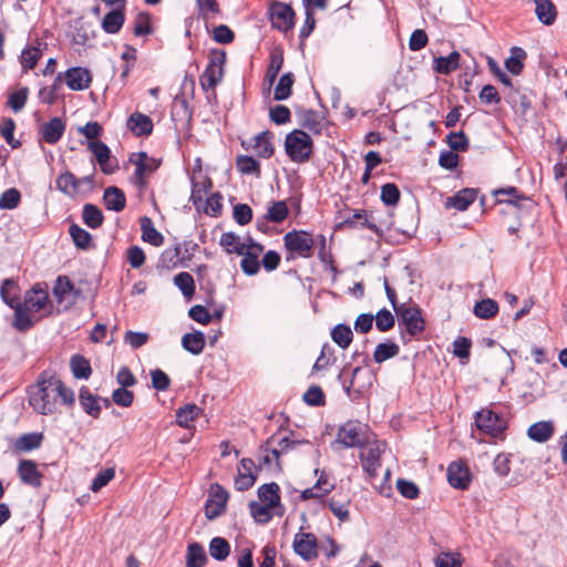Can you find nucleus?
Here are the masks:
<instances>
[{"instance_id": "nucleus-23", "label": "nucleus", "mask_w": 567, "mask_h": 567, "mask_svg": "<svg viewBox=\"0 0 567 567\" xmlns=\"http://www.w3.org/2000/svg\"><path fill=\"white\" fill-rule=\"evenodd\" d=\"M49 300L48 291L34 286L25 293L23 306L31 312H38L47 306Z\"/></svg>"}, {"instance_id": "nucleus-34", "label": "nucleus", "mask_w": 567, "mask_h": 567, "mask_svg": "<svg viewBox=\"0 0 567 567\" xmlns=\"http://www.w3.org/2000/svg\"><path fill=\"white\" fill-rule=\"evenodd\" d=\"M123 10L124 8L118 7L105 14L102 20V28L105 32L114 34L121 30L125 21Z\"/></svg>"}, {"instance_id": "nucleus-58", "label": "nucleus", "mask_w": 567, "mask_h": 567, "mask_svg": "<svg viewBox=\"0 0 567 567\" xmlns=\"http://www.w3.org/2000/svg\"><path fill=\"white\" fill-rule=\"evenodd\" d=\"M41 433H27L21 435L16 442V449L19 451H31L38 449L42 442Z\"/></svg>"}, {"instance_id": "nucleus-47", "label": "nucleus", "mask_w": 567, "mask_h": 567, "mask_svg": "<svg viewBox=\"0 0 567 567\" xmlns=\"http://www.w3.org/2000/svg\"><path fill=\"white\" fill-rule=\"evenodd\" d=\"M236 167L241 174L260 176V164L257 159L248 155H239L236 158Z\"/></svg>"}, {"instance_id": "nucleus-50", "label": "nucleus", "mask_w": 567, "mask_h": 567, "mask_svg": "<svg viewBox=\"0 0 567 567\" xmlns=\"http://www.w3.org/2000/svg\"><path fill=\"white\" fill-rule=\"evenodd\" d=\"M70 365H71V371H72L74 378H76V379H89L92 373V369H91V364H90L89 360H86L82 355H79V354L73 355L71 358Z\"/></svg>"}, {"instance_id": "nucleus-44", "label": "nucleus", "mask_w": 567, "mask_h": 567, "mask_svg": "<svg viewBox=\"0 0 567 567\" xmlns=\"http://www.w3.org/2000/svg\"><path fill=\"white\" fill-rule=\"evenodd\" d=\"M299 123L302 127L320 134L322 131V123L319 114L313 110H306L299 114Z\"/></svg>"}, {"instance_id": "nucleus-40", "label": "nucleus", "mask_w": 567, "mask_h": 567, "mask_svg": "<svg viewBox=\"0 0 567 567\" xmlns=\"http://www.w3.org/2000/svg\"><path fill=\"white\" fill-rule=\"evenodd\" d=\"M460 53L453 51L447 56H439L434 60V70L440 74H449L456 70L460 64Z\"/></svg>"}, {"instance_id": "nucleus-49", "label": "nucleus", "mask_w": 567, "mask_h": 567, "mask_svg": "<svg viewBox=\"0 0 567 567\" xmlns=\"http://www.w3.org/2000/svg\"><path fill=\"white\" fill-rule=\"evenodd\" d=\"M289 214L288 206L285 202H274L267 209L265 219L275 224L282 223Z\"/></svg>"}, {"instance_id": "nucleus-56", "label": "nucleus", "mask_w": 567, "mask_h": 567, "mask_svg": "<svg viewBox=\"0 0 567 567\" xmlns=\"http://www.w3.org/2000/svg\"><path fill=\"white\" fill-rule=\"evenodd\" d=\"M464 558L458 551H442L435 558V567H461Z\"/></svg>"}, {"instance_id": "nucleus-55", "label": "nucleus", "mask_w": 567, "mask_h": 567, "mask_svg": "<svg viewBox=\"0 0 567 567\" xmlns=\"http://www.w3.org/2000/svg\"><path fill=\"white\" fill-rule=\"evenodd\" d=\"M331 338L340 348L347 349L353 339V333L349 326L337 324L331 331Z\"/></svg>"}, {"instance_id": "nucleus-24", "label": "nucleus", "mask_w": 567, "mask_h": 567, "mask_svg": "<svg viewBox=\"0 0 567 567\" xmlns=\"http://www.w3.org/2000/svg\"><path fill=\"white\" fill-rule=\"evenodd\" d=\"M87 148L93 153L104 174H112L114 168L109 165L111 151L107 145L101 141H91Z\"/></svg>"}, {"instance_id": "nucleus-2", "label": "nucleus", "mask_w": 567, "mask_h": 567, "mask_svg": "<svg viewBox=\"0 0 567 567\" xmlns=\"http://www.w3.org/2000/svg\"><path fill=\"white\" fill-rule=\"evenodd\" d=\"M286 260L293 261L298 258L309 259L315 254V238L306 230H291L284 236Z\"/></svg>"}, {"instance_id": "nucleus-18", "label": "nucleus", "mask_w": 567, "mask_h": 567, "mask_svg": "<svg viewBox=\"0 0 567 567\" xmlns=\"http://www.w3.org/2000/svg\"><path fill=\"white\" fill-rule=\"evenodd\" d=\"M18 475L22 483L32 487H40L42 484V474L34 461L21 460L18 465Z\"/></svg>"}, {"instance_id": "nucleus-14", "label": "nucleus", "mask_w": 567, "mask_h": 567, "mask_svg": "<svg viewBox=\"0 0 567 567\" xmlns=\"http://www.w3.org/2000/svg\"><path fill=\"white\" fill-rule=\"evenodd\" d=\"M258 468L251 458H243L238 466L235 486L238 491L249 489L257 480Z\"/></svg>"}, {"instance_id": "nucleus-1", "label": "nucleus", "mask_w": 567, "mask_h": 567, "mask_svg": "<svg viewBox=\"0 0 567 567\" xmlns=\"http://www.w3.org/2000/svg\"><path fill=\"white\" fill-rule=\"evenodd\" d=\"M74 392L54 374L43 372L29 389V404L39 414L50 415L59 411V405L74 404Z\"/></svg>"}, {"instance_id": "nucleus-64", "label": "nucleus", "mask_w": 567, "mask_h": 567, "mask_svg": "<svg viewBox=\"0 0 567 567\" xmlns=\"http://www.w3.org/2000/svg\"><path fill=\"white\" fill-rule=\"evenodd\" d=\"M284 64L282 54H271L270 64L267 69L265 81L269 87L274 84Z\"/></svg>"}, {"instance_id": "nucleus-27", "label": "nucleus", "mask_w": 567, "mask_h": 567, "mask_svg": "<svg viewBox=\"0 0 567 567\" xmlns=\"http://www.w3.org/2000/svg\"><path fill=\"white\" fill-rule=\"evenodd\" d=\"M249 509L251 516L258 524L268 523L275 514L279 516L284 514V511H278L275 507L268 506L267 504H262L257 501H251L249 503Z\"/></svg>"}, {"instance_id": "nucleus-11", "label": "nucleus", "mask_w": 567, "mask_h": 567, "mask_svg": "<svg viewBox=\"0 0 567 567\" xmlns=\"http://www.w3.org/2000/svg\"><path fill=\"white\" fill-rule=\"evenodd\" d=\"M228 497L229 495L227 491L221 485L218 483L213 484L209 488L208 498L205 503L206 517L212 520L224 514Z\"/></svg>"}, {"instance_id": "nucleus-17", "label": "nucleus", "mask_w": 567, "mask_h": 567, "mask_svg": "<svg viewBox=\"0 0 567 567\" xmlns=\"http://www.w3.org/2000/svg\"><path fill=\"white\" fill-rule=\"evenodd\" d=\"M65 123L60 117H52L50 121L41 125L39 134L41 140L48 144H56L63 136Z\"/></svg>"}, {"instance_id": "nucleus-38", "label": "nucleus", "mask_w": 567, "mask_h": 567, "mask_svg": "<svg viewBox=\"0 0 567 567\" xmlns=\"http://www.w3.org/2000/svg\"><path fill=\"white\" fill-rule=\"evenodd\" d=\"M0 296L3 302L9 307H17V305L20 302L17 281L12 278L4 279L0 288Z\"/></svg>"}, {"instance_id": "nucleus-53", "label": "nucleus", "mask_w": 567, "mask_h": 567, "mask_svg": "<svg viewBox=\"0 0 567 567\" xmlns=\"http://www.w3.org/2000/svg\"><path fill=\"white\" fill-rule=\"evenodd\" d=\"M209 554L216 560H225L230 554V545L223 537H214L209 543Z\"/></svg>"}, {"instance_id": "nucleus-61", "label": "nucleus", "mask_w": 567, "mask_h": 567, "mask_svg": "<svg viewBox=\"0 0 567 567\" xmlns=\"http://www.w3.org/2000/svg\"><path fill=\"white\" fill-rule=\"evenodd\" d=\"M174 284L185 297H192L195 292L194 278L188 272H179L174 277Z\"/></svg>"}, {"instance_id": "nucleus-29", "label": "nucleus", "mask_w": 567, "mask_h": 567, "mask_svg": "<svg viewBox=\"0 0 567 567\" xmlns=\"http://www.w3.org/2000/svg\"><path fill=\"white\" fill-rule=\"evenodd\" d=\"M208 561L204 546L197 542L188 544L186 549V567H204Z\"/></svg>"}, {"instance_id": "nucleus-52", "label": "nucleus", "mask_w": 567, "mask_h": 567, "mask_svg": "<svg viewBox=\"0 0 567 567\" xmlns=\"http://www.w3.org/2000/svg\"><path fill=\"white\" fill-rule=\"evenodd\" d=\"M63 81L62 73H59L54 79V82L50 86L42 87L39 91V97L41 101L48 105H52L58 100V92L61 89Z\"/></svg>"}, {"instance_id": "nucleus-22", "label": "nucleus", "mask_w": 567, "mask_h": 567, "mask_svg": "<svg viewBox=\"0 0 567 567\" xmlns=\"http://www.w3.org/2000/svg\"><path fill=\"white\" fill-rule=\"evenodd\" d=\"M280 488L279 485L275 482L264 484L258 488V498L262 504H267L268 506L275 507L277 509L284 511V507L280 502Z\"/></svg>"}, {"instance_id": "nucleus-51", "label": "nucleus", "mask_w": 567, "mask_h": 567, "mask_svg": "<svg viewBox=\"0 0 567 567\" xmlns=\"http://www.w3.org/2000/svg\"><path fill=\"white\" fill-rule=\"evenodd\" d=\"M11 308L14 309L13 327L19 331L29 330L33 324L30 316L31 311L27 310V308L20 302L17 305V307Z\"/></svg>"}, {"instance_id": "nucleus-3", "label": "nucleus", "mask_w": 567, "mask_h": 567, "mask_svg": "<svg viewBox=\"0 0 567 567\" xmlns=\"http://www.w3.org/2000/svg\"><path fill=\"white\" fill-rule=\"evenodd\" d=\"M313 143L311 137L301 130H293L287 134L285 151L288 157L295 163H306L312 154Z\"/></svg>"}, {"instance_id": "nucleus-42", "label": "nucleus", "mask_w": 567, "mask_h": 567, "mask_svg": "<svg viewBox=\"0 0 567 567\" xmlns=\"http://www.w3.org/2000/svg\"><path fill=\"white\" fill-rule=\"evenodd\" d=\"M527 54L522 48H512L511 56L505 61L506 69L514 75L520 74L524 69V60Z\"/></svg>"}, {"instance_id": "nucleus-43", "label": "nucleus", "mask_w": 567, "mask_h": 567, "mask_svg": "<svg viewBox=\"0 0 567 567\" xmlns=\"http://www.w3.org/2000/svg\"><path fill=\"white\" fill-rule=\"evenodd\" d=\"M400 347L393 341L379 343L373 352V359L377 363H382L388 359L399 354Z\"/></svg>"}, {"instance_id": "nucleus-59", "label": "nucleus", "mask_w": 567, "mask_h": 567, "mask_svg": "<svg viewBox=\"0 0 567 567\" xmlns=\"http://www.w3.org/2000/svg\"><path fill=\"white\" fill-rule=\"evenodd\" d=\"M16 130V122L8 117L0 122V134L4 141L12 147L18 148L21 146L20 141L16 140L13 134Z\"/></svg>"}, {"instance_id": "nucleus-48", "label": "nucleus", "mask_w": 567, "mask_h": 567, "mask_svg": "<svg viewBox=\"0 0 567 567\" xmlns=\"http://www.w3.org/2000/svg\"><path fill=\"white\" fill-rule=\"evenodd\" d=\"M293 81V74L290 72L281 75L275 87L274 99L276 101L287 100L291 95Z\"/></svg>"}, {"instance_id": "nucleus-45", "label": "nucleus", "mask_w": 567, "mask_h": 567, "mask_svg": "<svg viewBox=\"0 0 567 567\" xmlns=\"http://www.w3.org/2000/svg\"><path fill=\"white\" fill-rule=\"evenodd\" d=\"M473 312L480 319L494 318L498 312V303L489 298L483 299L475 303Z\"/></svg>"}, {"instance_id": "nucleus-25", "label": "nucleus", "mask_w": 567, "mask_h": 567, "mask_svg": "<svg viewBox=\"0 0 567 567\" xmlns=\"http://www.w3.org/2000/svg\"><path fill=\"white\" fill-rule=\"evenodd\" d=\"M554 432L555 426L551 421H539L528 427L527 435L532 441L545 443L554 435Z\"/></svg>"}, {"instance_id": "nucleus-6", "label": "nucleus", "mask_w": 567, "mask_h": 567, "mask_svg": "<svg viewBox=\"0 0 567 567\" xmlns=\"http://www.w3.org/2000/svg\"><path fill=\"white\" fill-rule=\"evenodd\" d=\"M385 446L384 442L375 441L368 444L360 454L362 467L370 480H377L378 471L382 465L381 455L384 453Z\"/></svg>"}, {"instance_id": "nucleus-26", "label": "nucleus", "mask_w": 567, "mask_h": 567, "mask_svg": "<svg viewBox=\"0 0 567 567\" xmlns=\"http://www.w3.org/2000/svg\"><path fill=\"white\" fill-rule=\"evenodd\" d=\"M333 488L334 485L330 483L329 480L323 474H321L317 483L312 487L306 488L301 492L300 498L302 501L311 498L321 499L326 495H328Z\"/></svg>"}, {"instance_id": "nucleus-46", "label": "nucleus", "mask_w": 567, "mask_h": 567, "mask_svg": "<svg viewBox=\"0 0 567 567\" xmlns=\"http://www.w3.org/2000/svg\"><path fill=\"white\" fill-rule=\"evenodd\" d=\"M80 404L83 410L93 417H97L101 413V405L96 398L85 388L80 391Z\"/></svg>"}, {"instance_id": "nucleus-7", "label": "nucleus", "mask_w": 567, "mask_h": 567, "mask_svg": "<svg viewBox=\"0 0 567 567\" xmlns=\"http://www.w3.org/2000/svg\"><path fill=\"white\" fill-rule=\"evenodd\" d=\"M271 25L282 32H288L295 27V11L284 2L274 1L269 7Z\"/></svg>"}, {"instance_id": "nucleus-19", "label": "nucleus", "mask_w": 567, "mask_h": 567, "mask_svg": "<svg viewBox=\"0 0 567 567\" xmlns=\"http://www.w3.org/2000/svg\"><path fill=\"white\" fill-rule=\"evenodd\" d=\"M447 480L451 486L465 489L471 482L470 471L462 463L452 462L447 468Z\"/></svg>"}, {"instance_id": "nucleus-57", "label": "nucleus", "mask_w": 567, "mask_h": 567, "mask_svg": "<svg viewBox=\"0 0 567 567\" xmlns=\"http://www.w3.org/2000/svg\"><path fill=\"white\" fill-rule=\"evenodd\" d=\"M29 96V89L27 86L20 87L8 96L7 105L18 113L23 110Z\"/></svg>"}, {"instance_id": "nucleus-13", "label": "nucleus", "mask_w": 567, "mask_h": 567, "mask_svg": "<svg viewBox=\"0 0 567 567\" xmlns=\"http://www.w3.org/2000/svg\"><path fill=\"white\" fill-rule=\"evenodd\" d=\"M292 546L295 553L307 561L318 557V542L312 533H297Z\"/></svg>"}, {"instance_id": "nucleus-9", "label": "nucleus", "mask_w": 567, "mask_h": 567, "mask_svg": "<svg viewBox=\"0 0 567 567\" xmlns=\"http://www.w3.org/2000/svg\"><path fill=\"white\" fill-rule=\"evenodd\" d=\"M477 429L493 437H498L506 429L505 421L495 412L483 409L475 415Z\"/></svg>"}, {"instance_id": "nucleus-31", "label": "nucleus", "mask_w": 567, "mask_h": 567, "mask_svg": "<svg viewBox=\"0 0 567 567\" xmlns=\"http://www.w3.org/2000/svg\"><path fill=\"white\" fill-rule=\"evenodd\" d=\"M248 244V237L243 240L240 236L233 231L224 233L219 239V245L227 254H243V249Z\"/></svg>"}, {"instance_id": "nucleus-20", "label": "nucleus", "mask_w": 567, "mask_h": 567, "mask_svg": "<svg viewBox=\"0 0 567 567\" xmlns=\"http://www.w3.org/2000/svg\"><path fill=\"white\" fill-rule=\"evenodd\" d=\"M127 128L136 136H148L153 132V121L150 116L135 112L127 120Z\"/></svg>"}, {"instance_id": "nucleus-5", "label": "nucleus", "mask_w": 567, "mask_h": 567, "mask_svg": "<svg viewBox=\"0 0 567 567\" xmlns=\"http://www.w3.org/2000/svg\"><path fill=\"white\" fill-rule=\"evenodd\" d=\"M130 163L135 166L133 181L141 189L146 186V178L154 173L161 165V162L150 157L145 152L133 153L130 156Z\"/></svg>"}, {"instance_id": "nucleus-37", "label": "nucleus", "mask_w": 567, "mask_h": 567, "mask_svg": "<svg viewBox=\"0 0 567 567\" xmlns=\"http://www.w3.org/2000/svg\"><path fill=\"white\" fill-rule=\"evenodd\" d=\"M205 336L200 331L185 333L182 338L183 348L192 354H199L205 348Z\"/></svg>"}, {"instance_id": "nucleus-30", "label": "nucleus", "mask_w": 567, "mask_h": 567, "mask_svg": "<svg viewBox=\"0 0 567 567\" xmlns=\"http://www.w3.org/2000/svg\"><path fill=\"white\" fill-rule=\"evenodd\" d=\"M103 202L109 210L121 212L125 208L126 199L123 190L110 186L104 190Z\"/></svg>"}, {"instance_id": "nucleus-10", "label": "nucleus", "mask_w": 567, "mask_h": 567, "mask_svg": "<svg viewBox=\"0 0 567 567\" xmlns=\"http://www.w3.org/2000/svg\"><path fill=\"white\" fill-rule=\"evenodd\" d=\"M243 254L240 260V268L243 272L247 276H255L260 270V260L259 257L264 252V246L259 243L252 240L251 237H248V244L243 249Z\"/></svg>"}, {"instance_id": "nucleus-21", "label": "nucleus", "mask_w": 567, "mask_h": 567, "mask_svg": "<svg viewBox=\"0 0 567 567\" xmlns=\"http://www.w3.org/2000/svg\"><path fill=\"white\" fill-rule=\"evenodd\" d=\"M477 192L474 188H463L454 196L447 197L445 202L446 208H455L456 210L464 212L476 199Z\"/></svg>"}, {"instance_id": "nucleus-12", "label": "nucleus", "mask_w": 567, "mask_h": 567, "mask_svg": "<svg viewBox=\"0 0 567 567\" xmlns=\"http://www.w3.org/2000/svg\"><path fill=\"white\" fill-rule=\"evenodd\" d=\"M337 441L344 447L360 446L364 441V425L355 421L347 422L339 429Z\"/></svg>"}, {"instance_id": "nucleus-28", "label": "nucleus", "mask_w": 567, "mask_h": 567, "mask_svg": "<svg viewBox=\"0 0 567 567\" xmlns=\"http://www.w3.org/2000/svg\"><path fill=\"white\" fill-rule=\"evenodd\" d=\"M271 138L272 134L269 131L261 132L251 140L250 146L256 151L259 157L269 158L274 154Z\"/></svg>"}, {"instance_id": "nucleus-36", "label": "nucleus", "mask_w": 567, "mask_h": 567, "mask_svg": "<svg viewBox=\"0 0 567 567\" xmlns=\"http://www.w3.org/2000/svg\"><path fill=\"white\" fill-rule=\"evenodd\" d=\"M202 410L196 404H186L176 412V423L185 429H190L193 422L199 416Z\"/></svg>"}, {"instance_id": "nucleus-8", "label": "nucleus", "mask_w": 567, "mask_h": 567, "mask_svg": "<svg viewBox=\"0 0 567 567\" xmlns=\"http://www.w3.org/2000/svg\"><path fill=\"white\" fill-rule=\"evenodd\" d=\"M399 316V327L405 330L411 337L417 336L424 331V320L417 307L400 306L396 310Z\"/></svg>"}, {"instance_id": "nucleus-41", "label": "nucleus", "mask_w": 567, "mask_h": 567, "mask_svg": "<svg viewBox=\"0 0 567 567\" xmlns=\"http://www.w3.org/2000/svg\"><path fill=\"white\" fill-rule=\"evenodd\" d=\"M82 219L87 227L96 229L103 224L104 216L97 206L85 204L82 210Z\"/></svg>"}, {"instance_id": "nucleus-15", "label": "nucleus", "mask_w": 567, "mask_h": 567, "mask_svg": "<svg viewBox=\"0 0 567 567\" xmlns=\"http://www.w3.org/2000/svg\"><path fill=\"white\" fill-rule=\"evenodd\" d=\"M63 80L70 90L73 91H83L89 89L92 82L91 72L81 66L71 68L64 73H62Z\"/></svg>"}, {"instance_id": "nucleus-4", "label": "nucleus", "mask_w": 567, "mask_h": 567, "mask_svg": "<svg viewBox=\"0 0 567 567\" xmlns=\"http://www.w3.org/2000/svg\"><path fill=\"white\" fill-rule=\"evenodd\" d=\"M226 52L224 50H212L209 62L199 78V84L205 92L214 91L216 85L224 78V65Z\"/></svg>"}, {"instance_id": "nucleus-32", "label": "nucleus", "mask_w": 567, "mask_h": 567, "mask_svg": "<svg viewBox=\"0 0 567 567\" xmlns=\"http://www.w3.org/2000/svg\"><path fill=\"white\" fill-rule=\"evenodd\" d=\"M142 229V239L155 247H159L164 243L163 235L154 227V224L150 217H142L140 220Z\"/></svg>"}, {"instance_id": "nucleus-39", "label": "nucleus", "mask_w": 567, "mask_h": 567, "mask_svg": "<svg viewBox=\"0 0 567 567\" xmlns=\"http://www.w3.org/2000/svg\"><path fill=\"white\" fill-rule=\"evenodd\" d=\"M296 444L297 442L290 441L288 436L277 437L274 435L267 440L264 449L266 453L270 452L275 460L278 461L280 453L286 452Z\"/></svg>"}, {"instance_id": "nucleus-35", "label": "nucleus", "mask_w": 567, "mask_h": 567, "mask_svg": "<svg viewBox=\"0 0 567 567\" xmlns=\"http://www.w3.org/2000/svg\"><path fill=\"white\" fill-rule=\"evenodd\" d=\"M55 187L68 196H74L79 190L80 181H78L74 174L65 171L58 176Z\"/></svg>"}, {"instance_id": "nucleus-54", "label": "nucleus", "mask_w": 567, "mask_h": 567, "mask_svg": "<svg viewBox=\"0 0 567 567\" xmlns=\"http://www.w3.org/2000/svg\"><path fill=\"white\" fill-rule=\"evenodd\" d=\"M69 234L74 243V245L80 249H87L91 246L92 243V236L91 234L81 228L76 224H72L69 228Z\"/></svg>"}, {"instance_id": "nucleus-16", "label": "nucleus", "mask_w": 567, "mask_h": 567, "mask_svg": "<svg viewBox=\"0 0 567 567\" xmlns=\"http://www.w3.org/2000/svg\"><path fill=\"white\" fill-rule=\"evenodd\" d=\"M53 296L58 303L62 305L63 302H66L64 306L66 308L69 305L74 302L79 296V291L74 288L68 277L59 276L53 288Z\"/></svg>"}, {"instance_id": "nucleus-62", "label": "nucleus", "mask_w": 567, "mask_h": 567, "mask_svg": "<svg viewBox=\"0 0 567 567\" xmlns=\"http://www.w3.org/2000/svg\"><path fill=\"white\" fill-rule=\"evenodd\" d=\"M21 202V193L12 187L4 190L0 196V209H14Z\"/></svg>"}, {"instance_id": "nucleus-63", "label": "nucleus", "mask_w": 567, "mask_h": 567, "mask_svg": "<svg viewBox=\"0 0 567 567\" xmlns=\"http://www.w3.org/2000/svg\"><path fill=\"white\" fill-rule=\"evenodd\" d=\"M42 56V52L39 48L29 47L25 48L21 53V65L25 71L34 69L38 61Z\"/></svg>"}, {"instance_id": "nucleus-33", "label": "nucleus", "mask_w": 567, "mask_h": 567, "mask_svg": "<svg viewBox=\"0 0 567 567\" xmlns=\"http://www.w3.org/2000/svg\"><path fill=\"white\" fill-rule=\"evenodd\" d=\"M535 13L545 25H551L557 17L555 4L550 0H534Z\"/></svg>"}, {"instance_id": "nucleus-60", "label": "nucleus", "mask_w": 567, "mask_h": 567, "mask_svg": "<svg viewBox=\"0 0 567 567\" xmlns=\"http://www.w3.org/2000/svg\"><path fill=\"white\" fill-rule=\"evenodd\" d=\"M380 197L385 206H395L400 200L401 193L394 183H386L381 187Z\"/></svg>"}]
</instances>
